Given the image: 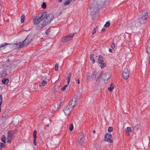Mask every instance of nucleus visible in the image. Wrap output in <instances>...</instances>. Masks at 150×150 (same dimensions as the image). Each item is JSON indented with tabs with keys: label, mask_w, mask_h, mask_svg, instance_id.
<instances>
[{
	"label": "nucleus",
	"mask_w": 150,
	"mask_h": 150,
	"mask_svg": "<svg viewBox=\"0 0 150 150\" xmlns=\"http://www.w3.org/2000/svg\"><path fill=\"white\" fill-rule=\"evenodd\" d=\"M40 15L41 16L40 17L42 18L47 24L50 23L54 18L53 14L52 13L47 14L46 11L40 13Z\"/></svg>",
	"instance_id": "f03ea898"
},
{
	"label": "nucleus",
	"mask_w": 150,
	"mask_h": 150,
	"mask_svg": "<svg viewBox=\"0 0 150 150\" xmlns=\"http://www.w3.org/2000/svg\"><path fill=\"white\" fill-rule=\"evenodd\" d=\"M72 108L69 106L68 105L66 106L64 108L63 111L65 115H68L71 111Z\"/></svg>",
	"instance_id": "9d476101"
},
{
	"label": "nucleus",
	"mask_w": 150,
	"mask_h": 150,
	"mask_svg": "<svg viewBox=\"0 0 150 150\" xmlns=\"http://www.w3.org/2000/svg\"><path fill=\"white\" fill-rule=\"evenodd\" d=\"M54 142L52 140H51L50 141H49L47 142V144L48 146H49L50 147H52V144H53Z\"/></svg>",
	"instance_id": "c756f323"
},
{
	"label": "nucleus",
	"mask_w": 150,
	"mask_h": 150,
	"mask_svg": "<svg viewBox=\"0 0 150 150\" xmlns=\"http://www.w3.org/2000/svg\"><path fill=\"white\" fill-rule=\"evenodd\" d=\"M109 52H111L112 53H113V52H112V50L110 48L109 49Z\"/></svg>",
	"instance_id": "864d4df0"
},
{
	"label": "nucleus",
	"mask_w": 150,
	"mask_h": 150,
	"mask_svg": "<svg viewBox=\"0 0 150 150\" xmlns=\"http://www.w3.org/2000/svg\"><path fill=\"white\" fill-rule=\"evenodd\" d=\"M98 73H99V71H98L97 70H95L94 71L93 74L95 76H96V75H97L98 74Z\"/></svg>",
	"instance_id": "c03bdc74"
},
{
	"label": "nucleus",
	"mask_w": 150,
	"mask_h": 150,
	"mask_svg": "<svg viewBox=\"0 0 150 150\" xmlns=\"http://www.w3.org/2000/svg\"><path fill=\"white\" fill-rule=\"evenodd\" d=\"M47 84V82L46 81L43 80L42 83V86H44L46 85Z\"/></svg>",
	"instance_id": "79ce46f5"
},
{
	"label": "nucleus",
	"mask_w": 150,
	"mask_h": 150,
	"mask_svg": "<svg viewBox=\"0 0 150 150\" xmlns=\"http://www.w3.org/2000/svg\"><path fill=\"white\" fill-rule=\"evenodd\" d=\"M50 32L51 30L49 28L46 30L45 31V34L47 35H49L50 34Z\"/></svg>",
	"instance_id": "7c9ffc66"
},
{
	"label": "nucleus",
	"mask_w": 150,
	"mask_h": 150,
	"mask_svg": "<svg viewBox=\"0 0 150 150\" xmlns=\"http://www.w3.org/2000/svg\"><path fill=\"white\" fill-rule=\"evenodd\" d=\"M1 139L2 142L4 143H6V137L4 135H3L2 136Z\"/></svg>",
	"instance_id": "cd10ccee"
},
{
	"label": "nucleus",
	"mask_w": 150,
	"mask_h": 150,
	"mask_svg": "<svg viewBox=\"0 0 150 150\" xmlns=\"http://www.w3.org/2000/svg\"><path fill=\"white\" fill-rule=\"evenodd\" d=\"M115 44L114 42H112V44L111 45V47L112 48V49H113L115 47Z\"/></svg>",
	"instance_id": "49530a36"
},
{
	"label": "nucleus",
	"mask_w": 150,
	"mask_h": 150,
	"mask_svg": "<svg viewBox=\"0 0 150 150\" xmlns=\"http://www.w3.org/2000/svg\"><path fill=\"white\" fill-rule=\"evenodd\" d=\"M113 130V128L112 127H110L108 128V132L110 133Z\"/></svg>",
	"instance_id": "e433bc0d"
},
{
	"label": "nucleus",
	"mask_w": 150,
	"mask_h": 150,
	"mask_svg": "<svg viewBox=\"0 0 150 150\" xmlns=\"http://www.w3.org/2000/svg\"><path fill=\"white\" fill-rule=\"evenodd\" d=\"M76 0H70L71 2H73L75 1Z\"/></svg>",
	"instance_id": "680f3d73"
},
{
	"label": "nucleus",
	"mask_w": 150,
	"mask_h": 150,
	"mask_svg": "<svg viewBox=\"0 0 150 150\" xmlns=\"http://www.w3.org/2000/svg\"><path fill=\"white\" fill-rule=\"evenodd\" d=\"M25 18V15L24 14H22L21 17V20L22 23H23L24 21V19Z\"/></svg>",
	"instance_id": "393cba45"
},
{
	"label": "nucleus",
	"mask_w": 150,
	"mask_h": 150,
	"mask_svg": "<svg viewBox=\"0 0 150 150\" xmlns=\"http://www.w3.org/2000/svg\"><path fill=\"white\" fill-rule=\"evenodd\" d=\"M105 141L108 142H112V135L111 134H106L105 135Z\"/></svg>",
	"instance_id": "1a4fd4ad"
},
{
	"label": "nucleus",
	"mask_w": 150,
	"mask_h": 150,
	"mask_svg": "<svg viewBox=\"0 0 150 150\" xmlns=\"http://www.w3.org/2000/svg\"><path fill=\"white\" fill-rule=\"evenodd\" d=\"M42 86V84L41 85V84H40L39 85V86Z\"/></svg>",
	"instance_id": "774afa93"
},
{
	"label": "nucleus",
	"mask_w": 150,
	"mask_h": 150,
	"mask_svg": "<svg viewBox=\"0 0 150 150\" xmlns=\"http://www.w3.org/2000/svg\"><path fill=\"white\" fill-rule=\"evenodd\" d=\"M62 11H61V12H60L59 13V14H58V15L59 16L61 14H62Z\"/></svg>",
	"instance_id": "13d9d810"
},
{
	"label": "nucleus",
	"mask_w": 150,
	"mask_h": 150,
	"mask_svg": "<svg viewBox=\"0 0 150 150\" xmlns=\"http://www.w3.org/2000/svg\"><path fill=\"white\" fill-rule=\"evenodd\" d=\"M110 25V23L109 22H107L104 25V26L107 28Z\"/></svg>",
	"instance_id": "a19ab883"
},
{
	"label": "nucleus",
	"mask_w": 150,
	"mask_h": 150,
	"mask_svg": "<svg viewBox=\"0 0 150 150\" xmlns=\"http://www.w3.org/2000/svg\"><path fill=\"white\" fill-rule=\"evenodd\" d=\"M146 52L147 53H150V41L146 49Z\"/></svg>",
	"instance_id": "a878e982"
},
{
	"label": "nucleus",
	"mask_w": 150,
	"mask_h": 150,
	"mask_svg": "<svg viewBox=\"0 0 150 150\" xmlns=\"http://www.w3.org/2000/svg\"><path fill=\"white\" fill-rule=\"evenodd\" d=\"M36 134L37 131L36 130H34L33 132V144L35 146L37 145V143L36 142Z\"/></svg>",
	"instance_id": "dca6fc26"
},
{
	"label": "nucleus",
	"mask_w": 150,
	"mask_h": 150,
	"mask_svg": "<svg viewBox=\"0 0 150 150\" xmlns=\"http://www.w3.org/2000/svg\"><path fill=\"white\" fill-rule=\"evenodd\" d=\"M74 126L72 124H71L70 125V126L69 128V130L71 131H72L73 129Z\"/></svg>",
	"instance_id": "c9c22d12"
},
{
	"label": "nucleus",
	"mask_w": 150,
	"mask_h": 150,
	"mask_svg": "<svg viewBox=\"0 0 150 150\" xmlns=\"http://www.w3.org/2000/svg\"><path fill=\"white\" fill-rule=\"evenodd\" d=\"M142 16H144L145 17H147L148 16V12L146 11V12L144 13H143Z\"/></svg>",
	"instance_id": "4c0bfd02"
},
{
	"label": "nucleus",
	"mask_w": 150,
	"mask_h": 150,
	"mask_svg": "<svg viewBox=\"0 0 150 150\" xmlns=\"http://www.w3.org/2000/svg\"><path fill=\"white\" fill-rule=\"evenodd\" d=\"M94 56V54H91L90 59L92 61L93 63L94 64L95 62V60L94 59L93 56Z\"/></svg>",
	"instance_id": "5701e85b"
},
{
	"label": "nucleus",
	"mask_w": 150,
	"mask_h": 150,
	"mask_svg": "<svg viewBox=\"0 0 150 150\" xmlns=\"http://www.w3.org/2000/svg\"><path fill=\"white\" fill-rule=\"evenodd\" d=\"M40 17L41 16L39 14L38 16H36V17L33 18V21L34 25H36V28L39 30H41L47 25L42 18Z\"/></svg>",
	"instance_id": "f257e3e1"
},
{
	"label": "nucleus",
	"mask_w": 150,
	"mask_h": 150,
	"mask_svg": "<svg viewBox=\"0 0 150 150\" xmlns=\"http://www.w3.org/2000/svg\"><path fill=\"white\" fill-rule=\"evenodd\" d=\"M7 45V43H5V44H4V45L2 44L1 45L0 47V48H1V47H3L4 46H5L6 45Z\"/></svg>",
	"instance_id": "09e8293b"
},
{
	"label": "nucleus",
	"mask_w": 150,
	"mask_h": 150,
	"mask_svg": "<svg viewBox=\"0 0 150 150\" xmlns=\"http://www.w3.org/2000/svg\"><path fill=\"white\" fill-rule=\"evenodd\" d=\"M75 34L71 33L66 36L62 38L61 40L63 42H66L71 40Z\"/></svg>",
	"instance_id": "20e7f679"
},
{
	"label": "nucleus",
	"mask_w": 150,
	"mask_h": 150,
	"mask_svg": "<svg viewBox=\"0 0 150 150\" xmlns=\"http://www.w3.org/2000/svg\"><path fill=\"white\" fill-rule=\"evenodd\" d=\"M126 134L127 135H129V134L128 133L131 132V129L130 127H127L126 129Z\"/></svg>",
	"instance_id": "4be33fe9"
},
{
	"label": "nucleus",
	"mask_w": 150,
	"mask_h": 150,
	"mask_svg": "<svg viewBox=\"0 0 150 150\" xmlns=\"http://www.w3.org/2000/svg\"><path fill=\"white\" fill-rule=\"evenodd\" d=\"M141 128V125L140 124H137L134 127V130H137L140 129Z\"/></svg>",
	"instance_id": "b1692460"
},
{
	"label": "nucleus",
	"mask_w": 150,
	"mask_h": 150,
	"mask_svg": "<svg viewBox=\"0 0 150 150\" xmlns=\"http://www.w3.org/2000/svg\"><path fill=\"white\" fill-rule=\"evenodd\" d=\"M34 35L33 34H30L27 37V39H28L30 42H31L34 38Z\"/></svg>",
	"instance_id": "2eb2a0df"
},
{
	"label": "nucleus",
	"mask_w": 150,
	"mask_h": 150,
	"mask_svg": "<svg viewBox=\"0 0 150 150\" xmlns=\"http://www.w3.org/2000/svg\"><path fill=\"white\" fill-rule=\"evenodd\" d=\"M30 42V41L28 40V39H27V38H26L23 41L19 43V47L20 48H23L24 46L28 45Z\"/></svg>",
	"instance_id": "0eeeda50"
},
{
	"label": "nucleus",
	"mask_w": 150,
	"mask_h": 150,
	"mask_svg": "<svg viewBox=\"0 0 150 150\" xmlns=\"http://www.w3.org/2000/svg\"><path fill=\"white\" fill-rule=\"evenodd\" d=\"M84 137L83 136L80 138V140L79 141L78 143L81 145H82L84 142Z\"/></svg>",
	"instance_id": "6ab92c4d"
},
{
	"label": "nucleus",
	"mask_w": 150,
	"mask_h": 150,
	"mask_svg": "<svg viewBox=\"0 0 150 150\" xmlns=\"http://www.w3.org/2000/svg\"><path fill=\"white\" fill-rule=\"evenodd\" d=\"M67 84H69V83L70 81V77L67 76Z\"/></svg>",
	"instance_id": "a18cd8bd"
},
{
	"label": "nucleus",
	"mask_w": 150,
	"mask_h": 150,
	"mask_svg": "<svg viewBox=\"0 0 150 150\" xmlns=\"http://www.w3.org/2000/svg\"><path fill=\"white\" fill-rule=\"evenodd\" d=\"M62 0H58V2H61L62 1Z\"/></svg>",
	"instance_id": "bf43d9fd"
},
{
	"label": "nucleus",
	"mask_w": 150,
	"mask_h": 150,
	"mask_svg": "<svg viewBox=\"0 0 150 150\" xmlns=\"http://www.w3.org/2000/svg\"><path fill=\"white\" fill-rule=\"evenodd\" d=\"M130 71L127 69H125L122 73V76L123 79L126 80L127 79L129 75Z\"/></svg>",
	"instance_id": "6e6552de"
},
{
	"label": "nucleus",
	"mask_w": 150,
	"mask_h": 150,
	"mask_svg": "<svg viewBox=\"0 0 150 150\" xmlns=\"http://www.w3.org/2000/svg\"><path fill=\"white\" fill-rule=\"evenodd\" d=\"M106 0H97V3L99 6H104Z\"/></svg>",
	"instance_id": "ddd939ff"
},
{
	"label": "nucleus",
	"mask_w": 150,
	"mask_h": 150,
	"mask_svg": "<svg viewBox=\"0 0 150 150\" xmlns=\"http://www.w3.org/2000/svg\"><path fill=\"white\" fill-rule=\"evenodd\" d=\"M42 7L43 9H45L46 7V4L45 2H43L42 5Z\"/></svg>",
	"instance_id": "72a5a7b5"
},
{
	"label": "nucleus",
	"mask_w": 150,
	"mask_h": 150,
	"mask_svg": "<svg viewBox=\"0 0 150 150\" xmlns=\"http://www.w3.org/2000/svg\"><path fill=\"white\" fill-rule=\"evenodd\" d=\"M2 101H0V107H1V106L2 105Z\"/></svg>",
	"instance_id": "603ef678"
},
{
	"label": "nucleus",
	"mask_w": 150,
	"mask_h": 150,
	"mask_svg": "<svg viewBox=\"0 0 150 150\" xmlns=\"http://www.w3.org/2000/svg\"><path fill=\"white\" fill-rule=\"evenodd\" d=\"M6 146V145L4 143H0V150H2V149Z\"/></svg>",
	"instance_id": "bb28decb"
},
{
	"label": "nucleus",
	"mask_w": 150,
	"mask_h": 150,
	"mask_svg": "<svg viewBox=\"0 0 150 150\" xmlns=\"http://www.w3.org/2000/svg\"><path fill=\"white\" fill-rule=\"evenodd\" d=\"M76 100L77 99H76V98L74 97L73 98L69 101L68 105L72 108L74 107L76 105Z\"/></svg>",
	"instance_id": "423d86ee"
},
{
	"label": "nucleus",
	"mask_w": 150,
	"mask_h": 150,
	"mask_svg": "<svg viewBox=\"0 0 150 150\" xmlns=\"http://www.w3.org/2000/svg\"><path fill=\"white\" fill-rule=\"evenodd\" d=\"M71 73H69V76H69L71 77Z\"/></svg>",
	"instance_id": "4d7b16f0"
},
{
	"label": "nucleus",
	"mask_w": 150,
	"mask_h": 150,
	"mask_svg": "<svg viewBox=\"0 0 150 150\" xmlns=\"http://www.w3.org/2000/svg\"><path fill=\"white\" fill-rule=\"evenodd\" d=\"M86 77L87 79H88L90 78L94 79L96 78V76H94L93 73L91 74L90 72H88L87 73Z\"/></svg>",
	"instance_id": "4468645a"
},
{
	"label": "nucleus",
	"mask_w": 150,
	"mask_h": 150,
	"mask_svg": "<svg viewBox=\"0 0 150 150\" xmlns=\"http://www.w3.org/2000/svg\"><path fill=\"white\" fill-rule=\"evenodd\" d=\"M16 131V129H15L13 131H8V132H9L13 136V134H14Z\"/></svg>",
	"instance_id": "58836bf2"
},
{
	"label": "nucleus",
	"mask_w": 150,
	"mask_h": 150,
	"mask_svg": "<svg viewBox=\"0 0 150 150\" xmlns=\"http://www.w3.org/2000/svg\"><path fill=\"white\" fill-rule=\"evenodd\" d=\"M77 81L78 84H79L80 83V81L79 79H77Z\"/></svg>",
	"instance_id": "6e6d98bb"
},
{
	"label": "nucleus",
	"mask_w": 150,
	"mask_h": 150,
	"mask_svg": "<svg viewBox=\"0 0 150 150\" xmlns=\"http://www.w3.org/2000/svg\"><path fill=\"white\" fill-rule=\"evenodd\" d=\"M149 63L150 64V57L149 58Z\"/></svg>",
	"instance_id": "e2e57ef3"
},
{
	"label": "nucleus",
	"mask_w": 150,
	"mask_h": 150,
	"mask_svg": "<svg viewBox=\"0 0 150 150\" xmlns=\"http://www.w3.org/2000/svg\"><path fill=\"white\" fill-rule=\"evenodd\" d=\"M147 17H145L144 16H142L140 18L139 20V22L140 25L139 27H140L141 25H143L146 22Z\"/></svg>",
	"instance_id": "9b49d317"
},
{
	"label": "nucleus",
	"mask_w": 150,
	"mask_h": 150,
	"mask_svg": "<svg viewBox=\"0 0 150 150\" xmlns=\"http://www.w3.org/2000/svg\"><path fill=\"white\" fill-rule=\"evenodd\" d=\"M14 63H15V62H11V67L13 66L12 65H13V66L15 65Z\"/></svg>",
	"instance_id": "8fccbe9b"
},
{
	"label": "nucleus",
	"mask_w": 150,
	"mask_h": 150,
	"mask_svg": "<svg viewBox=\"0 0 150 150\" xmlns=\"http://www.w3.org/2000/svg\"><path fill=\"white\" fill-rule=\"evenodd\" d=\"M47 127H49V124H47Z\"/></svg>",
	"instance_id": "0e129e2a"
},
{
	"label": "nucleus",
	"mask_w": 150,
	"mask_h": 150,
	"mask_svg": "<svg viewBox=\"0 0 150 150\" xmlns=\"http://www.w3.org/2000/svg\"><path fill=\"white\" fill-rule=\"evenodd\" d=\"M102 74H100V75L96 79V83H97V84H100V83H98V80L100 78V76H102Z\"/></svg>",
	"instance_id": "c85d7f7f"
},
{
	"label": "nucleus",
	"mask_w": 150,
	"mask_h": 150,
	"mask_svg": "<svg viewBox=\"0 0 150 150\" xmlns=\"http://www.w3.org/2000/svg\"><path fill=\"white\" fill-rule=\"evenodd\" d=\"M8 81L9 79H8L4 78L2 80V83L4 84H6L8 83Z\"/></svg>",
	"instance_id": "aec40b11"
},
{
	"label": "nucleus",
	"mask_w": 150,
	"mask_h": 150,
	"mask_svg": "<svg viewBox=\"0 0 150 150\" xmlns=\"http://www.w3.org/2000/svg\"><path fill=\"white\" fill-rule=\"evenodd\" d=\"M101 78L104 81H107L110 77V74L109 73L102 74Z\"/></svg>",
	"instance_id": "f8f14e48"
},
{
	"label": "nucleus",
	"mask_w": 150,
	"mask_h": 150,
	"mask_svg": "<svg viewBox=\"0 0 150 150\" xmlns=\"http://www.w3.org/2000/svg\"><path fill=\"white\" fill-rule=\"evenodd\" d=\"M99 6L96 2H93L89 5V8L91 11L92 14H95L96 12L98 10Z\"/></svg>",
	"instance_id": "7ed1b4c3"
},
{
	"label": "nucleus",
	"mask_w": 150,
	"mask_h": 150,
	"mask_svg": "<svg viewBox=\"0 0 150 150\" xmlns=\"http://www.w3.org/2000/svg\"><path fill=\"white\" fill-rule=\"evenodd\" d=\"M70 1L67 0L64 4V6H66L69 5L70 3Z\"/></svg>",
	"instance_id": "ea45409f"
},
{
	"label": "nucleus",
	"mask_w": 150,
	"mask_h": 150,
	"mask_svg": "<svg viewBox=\"0 0 150 150\" xmlns=\"http://www.w3.org/2000/svg\"><path fill=\"white\" fill-rule=\"evenodd\" d=\"M98 61L99 64H101L104 61L103 60V58L102 56L100 55L98 56Z\"/></svg>",
	"instance_id": "a211bd4d"
},
{
	"label": "nucleus",
	"mask_w": 150,
	"mask_h": 150,
	"mask_svg": "<svg viewBox=\"0 0 150 150\" xmlns=\"http://www.w3.org/2000/svg\"><path fill=\"white\" fill-rule=\"evenodd\" d=\"M68 85L69 84H68L67 85H65L63 87L61 88V90L63 91H65L66 89V88L68 86Z\"/></svg>",
	"instance_id": "473e14b6"
},
{
	"label": "nucleus",
	"mask_w": 150,
	"mask_h": 150,
	"mask_svg": "<svg viewBox=\"0 0 150 150\" xmlns=\"http://www.w3.org/2000/svg\"><path fill=\"white\" fill-rule=\"evenodd\" d=\"M8 137H7V142L8 143H9L11 142L10 139L12 138L13 137V136L8 131Z\"/></svg>",
	"instance_id": "f3484780"
},
{
	"label": "nucleus",
	"mask_w": 150,
	"mask_h": 150,
	"mask_svg": "<svg viewBox=\"0 0 150 150\" xmlns=\"http://www.w3.org/2000/svg\"><path fill=\"white\" fill-rule=\"evenodd\" d=\"M58 67H59V64L57 63L55 65V70L56 71H57L58 69Z\"/></svg>",
	"instance_id": "37998d69"
},
{
	"label": "nucleus",
	"mask_w": 150,
	"mask_h": 150,
	"mask_svg": "<svg viewBox=\"0 0 150 150\" xmlns=\"http://www.w3.org/2000/svg\"><path fill=\"white\" fill-rule=\"evenodd\" d=\"M136 20H133L130 21L127 25L128 26L130 27L131 28H137L139 27V25L137 24Z\"/></svg>",
	"instance_id": "39448f33"
},
{
	"label": "nucleus",
	"mask_w": 150,
	"mask_h": 150,
	"mask_svg": "<svg viewBox=\"0 0 150 150\" xmlns=\"http://www.w3.org/2000/svg\"><path fill=\"white\" fill-rule=\"evenodd\" d=\"M93 133L94 134H95L96 133V131L95 130H94L93 131Z\"/></svg>",
	"instance_id": "052dcab7"
},
{
	"label": "nucleus",
	"mask_w": 150,
	"mask_h": 150,
	"mask_svg": "<svg viewBox=\"0 0 150 150\" xmlns=\"http://www.w3.org/2000/svg\"><path fill=\"white\" fill-rule=\"evenodd\" d=\"M7 61L9 62L10 61V60L9 59H8L7 60Z\"/></svg>",
	"instance_id": "69168bd1"
},
{
	"label": "nucleus",
	"mask_w": 150,
	"mask_h": 150,
	"mask_svg": "<svg viewBox=\"0 0 150 150\" xmlns=\"http://www.w3.org/2000/svg\"><path fill=\"white\" fill-rule=\"evenodd\" d=\"M7 74L5 72H3L2 74V76H6Z\"/></svg>",
	"instance_id": "de8ad7c7"
},
{
	"label": "nucleus",
	"mask_w": 150,
	"mask_h": 150,
	"mask_svg": "<svg viewBox=\"0 0 150 150\" xmlns=\"http://www.w3.org/2000/svg\"><path fill=\"white\" fill-rule=\"evenodd\" d=\"M1 107H0V112H1Z\"/></svg>",
	"instance_id": "338daca9"
},
{
	"label": "nucleus",
	"mask_w": 150,
	"mask_h": 150,
	"mask_svg": "<svg viewBox=\"0 0 150 150\" xmlns=\"http://www.w3.org/2000/svg\"><path fill=\"white\" fill-rule=\"evenodd\" d=\"M100 64H101L100 67L101 69H103L106 66V64L105 63L103 62Z\"/></svg>",
	"instance_id": "f704fd0d"
},
{
	"label": "nucleus",
	"mask_w": 150,
	"mask_h": 150,
	"mask_svg": "<svg viewBox=\"0 0 150 150\" xmlns=\"http://www.w3.org/2000/svg\"><path fill=\"white\" fill-rule=\"evenodd\" d=\"M2 95L1 94L0 95V100L1 101H2Z\"/></svg>",
	"instance_id": "3c124183"
},
{
	"label": "nucleus",
	"mask_w": 150,
	"mask_h": 150,
	"mask_svg": "<svg viewBox=\"0 0 150 150\" xmlns=\"http://www.w3.org/2000/svg\"><path fill=\"white\" fill-rule=\"evenodd\" d=\"M105 31V28H103L101 30V31L104 32Z\"/></svg>",
	"instance_id": "5fc2aeb1"
},
{
	"label": "nucleus",
	"mask_w": 150,
	"mask_h": 150,
	"mask_svg": "<svg viewBox=\"0 0 150 150\" xmlns=\"http://www.w3.org/2000/svg\"><path fill=\"white\" fill-rule=\"evenodd\" d=\"M98 28V26H96L95 27H94L92 32V34H94L96 32V29Z\"/></svg>",
	"instance_id": "2f4dec72"
},
{
	"label": "nucleus",
	"mask_w": 150,
	"mask_h": 150,
	"mask_svg": "<svg viewBox=\"0 0 150 150\" xmlns=\"http://www.w3.org/2000/svg\"><path fill=\"white\" fill-rule=\"evenodd\" d=\"M114 88V86L112 83H111L110 86V87L108 88V90L110 91H112Z\"/></svg>",
	"instance_id": "412c9836"
}]
</instances>
